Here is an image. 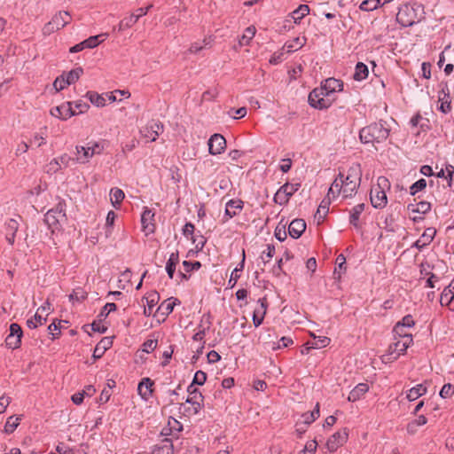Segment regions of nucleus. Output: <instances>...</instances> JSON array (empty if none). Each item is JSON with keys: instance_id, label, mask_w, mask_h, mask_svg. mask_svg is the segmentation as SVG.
Here are the masks:
<instances>
[{"instance_id": "f257e3e1", "label": "nucleus", "mask_w": 454, "mask_h": 454, "mask_svg": "<svg viewBox=\"0 0 454 454\" xmlns=\"http://www.w3.org/2000/svg\"><path fill=\"white\" fill-rule=\"evenodd\" d=\"M361 177L360 164H352L346 176L342 172L339 173L329 188V196H333L334 199L342 192L344 198L352 197L360 185Z\"/></svg>"}, {"instance_id": "f03ea898", "label": "nucleus", "mask_w": 454, "mask_h": 454, "mask_svg": "<svg viewBox=\"0 0 454 454\" xmlns=\"http://www.w3.org/2000/svg\"><path fill=\"white\" fill-rule=\"evenodd\" d=\"M389 135V130L380 122L372 123L360 130L359 137L364 144L381 143Z\"/></svg>"}, {"instance_id": "7ed1b4c3", "label": "nucleus", "mask_w": 454, "mask_h": 454, "mask_svg": "<svg viewBox=\"0 0 454 454\" xmlns=\"http://www.w3.org/2000/svg\"><path fill=\"white\" fill-rule=\"evenodd\" d=\"M413 339L396 340L390 344L382 356L383 363H391L396 360L401 355H403L406 349L412 344Z\"/></svg>"}, {"instance_id": "20e7f679", "label": "nucleus", "mask_w": 454, "mask_h": 454, "mask_svg": "<svg viewBox=\"0 0 454 454\" xmlns=\"http://www.w3.org/2000/svg\"><path fill=\"white\" fill-rule=\"evenodd\" d=\"M328 97L327 92H325L321 87L316 88L309 95V103L314 108L326 109L332 104Z\"/></svg>"}, {"instance_id": "39448f33", "label": "nucleus", "mask_w": 454, "mask_h": 454, "mask_svg": "<svg viewBox=\"0 0 454 454\" xmlns=\"http://www.w3.org/2000/svg\"><path fill=\"white\" fill-rule=\"evenodd\" d=\"M300 186V184H285L276 192L274 201L279 205L286 204L290 197L299 190Z\"/></svg>"}, {"instance_id": "423d86ee", "label": "nucleus", "mask_w": 454, "mask_h": 454, "mask_svg": "<svg viewBox=\"0 0 454 454\" xmlns=\"http://www.w3.org/2000/svg\"><path fill=\"white\" fill-rule=\"evenodd\" d=\"M70 15L67 12H60L55 16L52 17L51 20L49 21L43 28L44 33H52L55 30H59L64 27L67 23H69Z\"/></svg>"}, {"instance_id": "0eeeda50", "label": "nucleus", "mask_w": 454, "mask_h": 454, "mask_svg": "<svg viewBox=\"0 0 454 454\" xmlns=\"http://www.w3.org/2000/svg\"><path fill=\"white\" fill-rule=\"evenodd\" d=\"M162 130V123L158 121L152 120L140 129V133L142 137L146 138L148 141L154 142Z\"/></svg>"}, {"instance_id": "6e6552de", "label": "nucleus", "mask_w": 454, "mask_h": 454, "mask_svg": "<svg viewBox=\"0 0 454 454\" xmlns=\"http://www.w3.org/2000/svg\"><path fill=\"white\" fill-rule=\"evenodd\" d=\"M51 311V304L47 300L43 305L38 308L34 317L27 320V324L29 328H36L39 325H43L46 322V317Z\"/></svg>"}, {"instance_id": "1a4fd4ad", "label": "nucleus", "mask_w": 454, "mask_h": 454, "mask_svg": "<svg viewBox=\"0 0 454 454\" xmlns=\"http://www.w3.org/2000/svg\"><path fill=\"white\" fill-rule=\"evenodd\" d=\"M226 148V140L221 134H214L208 140V151L212 155L222 153Z\"/></svg>"}, {"instance_id": "9d476101", "label": "nucleus", "mask_w": 454, "mask_h": 454, "mask_svg": "<svg viewBox=\"0 0 454 454\" xmlns=\"http://www.w3.org/2000/svg\"><path fill=\"white\" fill-rule=\"evenodd\" d=\"M51 114L56 118L67 120L71 116L75 115L76 113L74 110L73 103L67 102L66 104H62L61 106L51 108Z\"/></svg>"}, {"instance_id": "9b49d317", "label": "nucleus", "mask_w": 454, "mask_h": 454, "mask_svg": "<svg viewBox=\"0 0 454 454\" xmlns=\"http://www.w3.org/2000/svg\"><path fill=\"white\" fill-rule=\"evenodd\" d=\"M348 439V433L344 429L333 434L326 442V447L331 451H335L339 447L343 445Z\"/></svg>"}, {"instance_id": "f8f14e48", "label": "nucleus", "mask_w": 454, "mask_h": 454, "mask_svg": "<svg viewBox=\"0 0 454 454\" xmlns=\"http://www.w3.org/2000/svg\"><path fill=\"white\" fill-rule=\"evenodd\" d=\"M267 300L266 298H262L258 300V305L254 309L253 313V323L255 327H258L262 325L263 318L266 315L267 311Z\"/></svg>"}, {"instance_id": "ddd939ff", "label": "nucleus", "mask_w": 454, "mask_h": 454, "mask_svg": "<svg viewBox=\"0 0 454 454\" xmlns=\"http://www.w3.org/2000/svg\"><path fill=\"white\" fill-rule=\"evenodd\" d=\"M66 219V214H56V212H52L51 210H49L44 215V221L46 224L52 229V231L58 229L59 225L65 222Z\"/></svg>"}, {"instance_id": "4468645a", "label": "nucleus", "mask_w": 454, "mask_h": 454, "mask_svg": "<svg viewBox=\"0 0 454 454\" xmlns=\"http://www.w3.org/2000/svg\"><path fill=\"white\" fill-rule=\"evenodd\" d=\"M193 393V395H191L186 399V403L192 405L188 410L190 415H196L200 411L203 402V395L200 392L194 389Z\"/></svg>"}, {"instance_id": "2eb2a0df", "label": "nucleus", "mask_w": 454, "mask_h": 454, "mask_svg": "<svg viewBox=\"0 0 454 454\" xmlns=\"http://www.w3.org/2000/svg\"><path fill=\"white\" fill-rule=\"evenodd\" d=\"M387 195L385 191L379 188L371 190V202L376 208H383L387 205Z\"/></svg>"}, {"instance_id": "dca6fc26", "label": "nucleus", "mask_w": 454, "mask_h": 454, "mask_svg": "<svg viewBox=\"0 0 454 454\" xmlns=\"http://www.w3.org/2000/svg\"><path fill=\"white\" fill-rule=\"evenodd\" d=\"M306 230V223L303 219H294L288 226V233L294 239L300 238Z\"/></svg>"}, {"instance_id": "f3484780", "label": "nucleus", "mask_w": 454, "mask_h": 454, "mask_svg": "<svg viewBox=\"0 0 454 454\" xmlns=\"http://www.w3.org/2000/svg\"><path fill=\"white\" fill-rule=\"evenodd\" d=\"M153 381L149 378H144L137 386V391L140 396L147 401L153 395Z\"/></svg>"}, {"instance_id": "a211bd4d", "label": "nucleus", "mask_w": 454, "mask_h": 454, "mask_svg": "<svg viewBox=\"0 0 454 454\" xmlns=\"http://www.w3.org/2000/svg\"><path fill=\"white\" fill-rule=\"evenodd\" d=\"M152 454H174V445L170 439L164 438L154 445Z\"/></svg>"}, {"instance_id": "6ab92c4d", "label": "nucleus", "mask_w": 454, "mask_h": 454, "mask_svg": "<svg viewBox=\"0 0 454 454\" xmlns=\"http://www.w3.org/2000/svg\"><path fill=\"white\" fill-rule=\"evenodd\" d=\"M321 88L330 96L333 92L341 91L343 90V82L335 78H328L322 84Z\"/></svg>"}, {"instance_id": "aec40b11", "label": "nucleus", "mask_w": 454, "mask_h": 454, "mask_svg": "<svg viewBox=\"0 0 454 454\" xmlns=\"http://www.w3.org/2000/svg\"><path fill=\"white\" fill-rule=\"evenodd\" d=\"M75 162L80 164H85L90 161L92 158L90 149L88 145H76L75 146Z\"/></svg>"}, {"instance_id": "412c9836", "label": "nucleus", "mask_w": 454, "mask_h": 454, "mask_svg": "<svg viewBox=\"0 0 454 454\" xmlns=\"http://www.w3.org/2000/svg\"><path fill=\"white\" fill-rule=\"evenodd\" d=\"M435 233L436 231L434 228L426 229L421 237L414 243V247L418 249L427 247L433 241Z\"/></svg>"}, {"instance_id": "4be33fe9", "label": "nucleus", "mask_w": 454, "mask_h": 454, "mask_svg": "<svg viewBox=\"0 0 454 454\" xmlns=\"http://www.w3.org/2000/svg\"><path fill=\"white\" fill-rule=\"evenodd\" d=\"M154 213L150 209L144 211L141 216V223L143 230L146 232V235L154 231V223H153Z\"/></svg>"}, {"instance_id": "5701e85b", "label": "nucleus", "mask_w": 454, "mask_h": 454, "mask_svg": "<svg viewBox=\"0 0 454 454\" xmlns=\"http://www.w3.org/2000/svg\"><path fill=\"white\" fill-rule=\"evenodd\" d=\"M369 391V386L366 383L357 384L349 393L348 400L356 402L360 400Z\"/></svg>"}, {"instance_id": "b1692460", "label": "nucleus", "mask_w": 454, "mask_h": 454, "mask_svg": "<svg viewBox=\"0 0 454 454\" xmlns=\"http://www.w3.org/2000/svg\"><path fill=\"white\" fill-rule=\"evenodd\" d=\"M243 208V201L240 200H231L226 203L225 207V215H228L229 218H232L233 216L239 214V212Z\"/></svg>"}, {"instance_id": "393cba45", "label": "nucleus", "mask_w": 454, "mask_h": 454, "mask_svg": "<svg viewBox=\"0 0 454 454\" xmlns=\"http://www.w3.org/2000/svg\"><path fill=\"white\" fill-rule=\"evenodd\" d=\"M113 345V340L109 337L103 338L96 346L94 352H93V357L95 359L100 358L104 353L109 349Z\"/></svg>"}, {"instance_id": "a878e982", "label": "nucleus", "mask_w": 454, "mask_h": 454, "mask_svg": "<svg viewBox=\"0 0 454 454\" xmlns=\"http://www.w3.org/2000/svg\"><path fill=\"white\" fill-rule=\"evenodd\" d=\"M306 43L305 37H295L291 41L286 42L282 50L286 51L287 53L296 51L302 48Z\"/></svg>"}, {"instance_id": "bb28decb", "label": "nucleus", "mask_w": 454, "mask_h": 454, "mask_svg": "<svg viewBox=\"0 0 454 454\" xmlns=\"http://www.w3.org/2000/svg\"><path fill=\"white\" fill-rule=\"evenodd\" d=\"M411 10L408 6L401 8L396 15V20L403 27H410L414 24L413 18L409 17V12Z\"/></svg>"}, {"instance_id": "cd10ccee", "label": "nucleus", "mask_w": 454, "mask_h": 454, "mask_svg": "<svg viewBox=\"0 0 454 454\" xmlns=\"http://www.w3.org/2000/svg\"><path fill=\"white\" fill-rule=\"evenodd\" d=\"M440 302L442 305H450L454 302V286L450 283L446 286L440 297Z\"/></svg>"}, {"instance_id": "c85d7f7f", "label": "nucleus", "mask_w": 454, "mask_h": 454, "mask_svg": "<svg viewBox=\"0 0 454 454\" xmlns=\"http://www.w3.org/2000/svg\"><path fill=\"white\" fill-rule=\"evenodd\" d=\"M427 419L424 415L419 416L417 419L408 423L406 427L407 433L409 434H415L418 432V428L426 425Z\"/></svg>"}, {"instance_id": "c756f323", "label": "nucleus", "mask_w": 454, "mask_h": 454, "mask_svg": "<svg viewBox=\"0 0 454 454\" xmlns=\"http://www.w3.org/2000/svg\"><path fill=\"white\" fill-rule=\"evenodd\" d=\"M331 198H333V196H329V192H328L326 198H325L321 201V203L317 208V214L315 215L318 219V223L320 221H323L325 216L327 215L328 209H329V205L331 203Z\"/></svg>"}, {"instance_id": "7c9ffc66", "label": "nucleus", "mask_w": 454, "mask_h": 454, "mask_svg": "<svg viewBox=\"0 0 454 454\" xmlns=\"http://www.w3.org/2000/svg\"><path fill=\"white\" fill-rule=\"evenodd\" d=\"M318 417H319V403H317L315 409L312 411L304 412L301 416V419H299V421L309 426Z\"/></svg>"}, {"instance_id": "2f4dec72", "label": "nucleus", "mask_w": 454, "mask_h": 454, "mask_svg": "<svg viewBox=\"0 0 454 454\" xmlns=\"http://www.w3.org/2000/svg\"><path fill=\"white\" fill-rule=\"evenodd\" d=\"M427 393V387L423 384H419L414 387H411L406 394V398L409 401H415L419 397L422 396Z\"/></svg>"}, {"instance_id": "473e14b6", "label": "nucleus", "mask_w": 454, "mask_h": 454, "mask_svg": "<svg viewBox=\"0 0 454 454\" xmlns=\"http://www.w3.org/2000/svg\"><path fill=\"white\" fill-rule=\"evenodd\" d=\"M438 100L441 103L439 109L444 114L449 113L451 109L450 100L449 93L444 89L439 93Z\"/></svg>"}, {"instance_id": "72a5a7b5", "label": "nucleus", "mask_w": 454, "mask_h": 454, "mask_svg": "<svg viewBox=\"0 0 454 454\" xmlns=\"http://www.w3.org/2000/svg\"><path fill=\"white\" fill-rule=\"evenodd\" d=\"M369 74L368 67L363 62H358L355 68V73L353 74V78L356 81H363L367 78Z\"/></svg>"}, {"instance_id": "f704fd0d", "label": "nucleus", "mask_w": 454, "mask_h": 454, "mask_svg": "<svg viewBox=\"0 0 454 454\" xmlns=\"http://www.w3.org/2000/svg\"><path fill=\"white\" fill-rule=\"evenodd\" d=\"M431 209V204L427 201H420L418 204H409L408 210L412 213L426 214Z\"/></svg>"}, {"instance_id": "c9c22d12", "label": "nucleus", "mask_w": 454, "mask_h": 454, "mask_svg": "<svg viewBox=\"0 0 454 454\" xmlns=\"http://www.w3.org/2000/svg\"><path fill=\"white\" fill-rule=\"evenodd\" d=\"M178 303L180 302L176 298L171 297L161 302L159 309L161 310L162 314L169 315L173 311L175 306Z\"/></svg>"}, {"instance_id": "e433bc0d", "label": "nucleus", "mask_w": 454, "mask_h": 454, "mask_svg": "<svg viewBox=\"0 0 454 454\" xmlns=\"http://www.w3.org/2000/svg\"><path fill=\"white\" fill-rule=\"evenodd\" d=\"M124 199V192L119 188H113L110 191L111 203L114 207H118Z\"/></svg>"}, {"instance_id": "4c0bfd02", "label": "nucleus", "mask_w": 454, "mask_h": 454, "mask_svg": "<svg viewBox=\"0 0 454 454\" xmlns=\"http://www.w3.org/2000/svg\"><path fill=\"white\" fill-rule=\"evenodd\" d=\"M86 97L91 104L98 107H102L106 106V98L102 95L95 91H88Z\"/></svg>"}, {"instance_id": "58836bf2", "label": "nucleus", "mask_w": 454, "mask_h": 454, "mask_svg": "<svg viewBox=\"0 0 454 454\" xmlns=\"http://www.w3.org/2000/svg\"><path fill=\"white\" fill-rule=\"evenodd\" d=\"M178 263V254L172 253L167 262L166 270L170 278H173L175 269L176 264Z\"/></svg>"}, {"instance_id": "ea45409f", "label": "nucleus", "mask_w": 454, "mask_h": 454, "mask_svg": "<svg viewBox=\"0 0 454 454\" xmlns=\"http://www.w3.org/2000/svg\"><path fill=\"white\" fill-rule=\"evenodd\" d=\"M364 210V203L357 204L356 206H355L352 208L351 214H350V223L353 224L355 227H358L357 222L359 220L360 215L362 214V212Z\"/></svg>"}, {"instance_id": "a19ab883", "label": "nucleus", "mask_w": 454, "mask_h": 454, "mask_svg": "<svg viewBox=\"0 0 454 454\" xmlns=\"http://www.w3.org/2000/svg\"><path fill=\"white\" fill-rule=\"evenodd\" d=\"M309 12V7L307 4H301L292 12V18L295 23H298L303 17Z\"/></svg>"}, {"instance_id": "79ce46f5", "label": "nucleus", "mask_w": 454, "mask_h": 454, "mask_svg": "<svg viewBox=\"0 0 454 454\" xmlns=\"http://www.w3.org/2000/svg\"><path fill=\"white\" fill-rule=\"evenodd\" d=\"M107 37V34H100L98 35L90 36L88 39L84 40L87 45V49H93L97 47L99 43L104 42Z\"/></svg>"}, {"instance_id": "37998d69", "label": "nucleus", "mask_w": 454, "mask_h": 454, "mask_svg": "<svg viewBox=\"0 0 454 454\" xmlns=\"http://www.w3.org/2000/svg\"><path fill=\"white\" fill-rule=\"evenodd\" d=\"M82 73L83 70L82 67H77L69 71L67 74V76L65 77L68 85L74 83L76 81H78Z\"/></svg>"}, {"instance_id": "c03bdc74", "label": "nucleus", "mask_w": 454, "mask_h": 454, "mask_svg": "<svg viewBox=\"0 0 454 454\" xmlns=\"http://www.w3.org/2000/svg\"><path fill=\"white\" fill-rule=\"evenodd\" d=\"M20 421V418L11 416L8 418L5 426H4V431L7 434H12L16 427L19 426Z\"/></svg>"}, {"instance_id": "a18cd8bd", "label": "nucleus", "mask_w": 454, "mask_h": 454, "mask_svg": "<svg viewBox=\"0 0 454 454\" xmlns=\"http://www.w3.org/2000/svg\"><path fill=\"white\" fill-rule=\"evenodd\" d=\"M137 19L136 16L131 13L129 16L125 17L123 20H121L119 24V30H125L127 28L131 27L134 24L137 22Z\"/></svg>"}, {"instance_id": "49530a36", "label": "nucleus", "mask_w": 454, "mask_h": 454, "mask_svg": "<svg viewBox=\"0 0 454 454\" xmlns=\"http://www.w3.org/2000/svg\"><path fill=\"white\" fill-rule=\"evenodd\" d=\"M255 35V27H248L239 40L240 45H247Z\"/></svg>"}, {"instance_id": "de8ad7c7", "label": "nucleus", "mask_w": 454, "mask_h": 454, "mask_svg": "<svg viewBox=\"0 0 454 454\" xmlns=\"http://www.w3.org/2000/svg\"><path fill=\"white\" fill-rule=\"evenodd\" d=\"M380 5V0H364L360 4L362 11L370 12L377 9Z\"/></svg>"}, {"instance_id": "09e8293b", "label": "nucleus", "mask_w": 454, "mask_h": 454, "mask_svg": "<svg viewBox=\"0 0 454 454\" xmlns=\"http://www.w3.org/2000/svg\"><path fill=\"white\" fill-rule=\"evenodd\" d=\"M394 334L395 336H398L400 340L403 339H412V335L405 330V327L402 326V325L396 324L394 327Z\"/></svg>"}, {"instance_id": "8fccbe9b", "label": "nucleus", "mask_w": 454, "mask_h": 454, "mask_svg": "<svg viewBox=\"0 0 454 454\" xmlns=\"http://www.w3.org/2000/svg\"><path fill=\"white\" fill-rule=\"evenodd\" d=\"M62 168L59 159L51 160L45 167V172L47 174H55Z\"/></svg>"}, {"instance_id": "3c124183", "label": "nucleus", "mask_w": 454, "mask_h": 454, "mask_svg": "<svg viewBox=\"0 0 454 454\" xmlns=\"http://www.w3.org/2000/svg\"><path fill=\"white\" fill-rule=\"evenodd\" d=\"M209 43H210V42L207 39H204L202 42H195V43L191 44L188 51L190 53H198L202 49H204L205 47L209 45Z\"/></svg>"}, {"instance_id": "603ef678", "label": "nucleus", "mask_w": 454, "mask_h": 454, "mask_svg": "<svg viewBox=\"0 0 454 454\" xmlns=\"http://www.w3.org/2000/svg\"><path fill=\"white\" fill-rule=\"evenodd\" d=\"M147 300V305L148 308H145L144 314L145 316H150L152 314V309L156 305L158 301V296L156 294L149 295V297L146 298Z\"/></svg>"}, {"instance_id": "864d4df0", "label": "nucleus", "mask_w": 454, "mask_h": 454, "mask_svg": "<svg viewBox=\"0 0 454 454\" xmlns=\"http://www.w3.org/2000/svg\"><path fill=\"white\" fill-rule=\"evenodd\" d=\"M427 186V181L424 178H421L415 182L411 187H410V193L411 195H415L418 192L422 191Z\"/></svg>"}, {"instance_id": "5fc2aeb1", "label": "nucleus", "mask_w": 454, "mask_h": 454, "mask_svg": "<svg viewBox=\"0 0 454 454\" xmlns=\"http://www.w3.org/2000/svg\"><path fill=\"white\" fill-rule=\"evenodd\" d=\"M20 342H21L20 337L16 338V336L10 335V334H8V336L5 339L6 346L8 348H13V349L18 348L20 346Z\"/></svg>"}, {"instance_id": "6e6d98bb", "label": "nucleus", "mask_w": 454, "mask_h": 454, "mask_svg": "<svg viewBox=\"0 0 454 454\" xmlns=\"http://www.w3.org/2000/svg\"><path fill=\"white\" fill-rule=\"evenodd\" d=\"M73 106L74 107V110L75 111L76 114H83L87 112L90 108V105L82 101V99L74 102Z\"/></svg>"}, {"instance_id": "4d7b16f0", "label": "nucleus", "mask_w": 454, "mask_h": 454, "mask_svg": "<svg viewBox=\"0 0 454 454\" xmlns=\"http://www.w3.org/2000/svg\"><path fill=\"white\" fill-rule=\"evenodd\" d=\"M331 340L328 337H319L315 341L311 342L310 348H322L327 347L330 344Z\"/></svg>"}, {"instance_id": "13d9d810", "label": "nucleus", "mask_w": 454, "mask_h": 454, "mask_svg": "<svg viewBox=\"0 0 454 454\" xmlns=\"http://www.w3.org/2000/svg\"><path fill=\"white\" fill-rule=\"evenodd\" d=\"M454 394V387L450 383L444 384L440 391L442 398H450Z\"/></svg>"}, {"instance_id": "bf43d9fd", "label": "nucleus", "mask_w": 454, "mask_h": 454, "mask_svg": "<svg viewBox=\"0 0 454 454\" xmlns=\"http://www.w3.org/2000/svg\"><path fill=\"white\" fill-rule=\"evenodd\" d=\"M168 426L170 434H173L174 432L179 433L183 430L182 424L174 418H170L168 419Z\"/></svg>"}, {"instance_id": "052dcab7", "label": "nucleus", "mask_w": 454, "mask_h": 454, "mask_svg": "<svg viewBox=\"0 0 454 454\" xmlns=\"http://www.w3.org/2000/svg\"><path fill=\"white\" fill-rule=\"evenodd\" d=\"M317 442L315 440L309 441L299 454H313L317 450Z\"/></svg>"}, {"instance_id": "680f3d73", "label": "nucleus", "mask_w": 454, "mask_h": 454, "mask_svg": "<svg viewBox=\"0 0 454 454\" xmlns=\"http://www.w3.org/2000/svg\"><path fill=\"white\" fill-rule=\"evenodd\" d=\"M87 145L90 149L92 157L95 154H100L104 150V145L99 142H89Z\"/></svg>"}, {"instance_id": "e2e57ef3", "label": "nucleus", "mask_w": 454, "mask_h": 454, "mask_svg": "<svg viewBox=\"0 0 454 454\" xmlns=\"http://www.w3.org/2000/svg\"><path fill=\"white\" fill-rule=\"evenodd\" d=\"M67 85H68V83H67L66 78L64 77V75H60V76L57 77L55 79V81L53 82V88L55 89V90L57 92L63 90Z\"/></svg>"}, {"instance_id": "0e129e2a", "label": "nucleus", "mask_w": 454, "mask_h": 454, "mask_svg": "<svg viewBox=\"0 0 454 454\" xmlns=\"http://www.w3.org/2000/svg\"><path fill=\"white\" fill-rule=\"evenodd\" d=\"M275 237L279 241H284L286 239V224L280 226L278 224L275 229Z\"/></svg>"}, {"instance_id": "69168bd1", "label": "nucleus", "mask_w": 454, "mask_h": 454, "mask_svg": "<svg viewBox=\"0 0 454 454\" xmlns=\"http://www.w3.org/2000/svg\"><path fill=\"white\" fill-rule=\"evenodd\" d=\"M274 254L275 247L273 245H268L266 250L262 252V259L265 262H269Z\"/></svg>"}, {"instance_id": "338daca9", "label": "nucleus", "mask_w": 454, "mask_h": 454, "mask_svg": "<svg viewBox=\"0 0 454 454\" xmlns=\"http://www.w3.org/2000/svg\"><path fill=\"white\" fill-rule=\"evenodd\" d=\"M207 380V374L206 372H202V371H198L195 375H194V378H193V384H196V385H203L205 383Z\"/></svg>"}, {"instance_id": "774afa93", "label": "nucleus", "mask_w": 454, "mask_h": 454, "mask_svg": "<svg viewBox=\"0 0 454 454\" xmlns=\"http://www.w3.org/2000/svg\"><path fill=\"white\" fill-rule=\"evenodd\" d=\"M157 347V340H147L143 344V351L146 353H150L151 351H153Z\"/></svg>"}]
</instances>
